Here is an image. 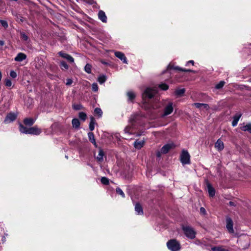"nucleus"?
Listing matches in <instances>:
<instances>
[{
    "label": "nucleus",
    "mask_w": 251,
    "mask_h": 251,
    "mask_svg": "<svg viewBox=\"0 0 251 251\" xmlns=\"http://www.w3.org/2000/svg\"><path fill=\"white\" fill-rule=\"evenodd\" d=\"M163 113L161 115L162 117H166L171 114L174 110L173 102L168 100H166L163 102Z\"/></svg>",
    "instance_id": "1"
},
{
    "label": "nucleus",
    "mask_w": 251,
    "mask_h": 251,
    "mask_svg": "<svg viewBox=\"0 0 251 251\" xmlns=\"http://www.w3.org/2000/svg\"><path fill=\"white\" fill-rule=\"evenodd\" d=\"M19 130L21 132L25 134H30L37 135H39L41 133V129L38 128L37 126H33L27 128L21 124H20L19 126Z\"/></svg>",
    "instance_id": "2"
},
{
    "label": "nucleus",
    "mask_w": 251,
    "mask_h": 251,
    "mask_svg": "<svg viewBox=\"0 0 251 251\" xmlns=\"http://www.w3.org/2000/svg\"><path fill=\"white\" fill-rule=\"evenodd\" d=\"M182 229L184 234L187 238L191 239L195 238L196 232L192 227L189 226H183Z\"/></svg>",
    "instance_id": "3"
},
{
    "label": "nucleus",
    "mask_w": 251,
    "mask_h": 251,
    "mask_svg": "<svg viewBox=\"0 0 251 251\" xmlns=\"http://www.w3.org/2000/svg\"><path fill=\"white\" fill-rule=\"evenodd\" d=\"M167 246L171 251H178L180 249V244L176 239H171L167 243Z\"/></svg>",
    "instance_id": "4"
},
{
    "label": "nucleus",
    "mask_w": 251,
    "mask_h": 251,
    "mask_svg": "<svg viewBox=\"0 0 251 251\" xmlns=\"http://www.w3.org/2000/svg\"><path fill=\"white\" fill-rule=\"evenodd\" d=\"M180 161L183 165L190 163V155L187 150H183L180 154Z\"/></svg>",
    "instance_id": "5"
},
{
    "label": "nucleus",
    "mask_w": 251,
    "mask_h": 251,
    "mask_svg": "<svg viewBox=\"0 0 251 251\" xmlns=\"http://www.w3.org/2000/svg\"><path fill=\"white\" fill-rule=\"evenodd\" d=\"M157 93L156 88H147L143 94V98L146 99H151Z\"/></svg>",
    "instance_id": "6"
},
{
    "label": "nucleus",
    "mask_w": 251,
    "mask_h": 251,
    "mask_svg": "<svg viewBox=\"0 0 251 251\" xmlns=\"http://www.w3.org/2000/svg\"><path fill=\"white\" fill-rule=\"evenodd\" d=\"M226 228L229 233L232 234L235 233L233 229V222L229 217L226 218Z\"/></svg>",
    "instance_id": "7"
},
{
    "label": "nucleus",
    "mask_w": 251,
    "mask_h": 251,
    "mask_svg": "<svg viewBox=\"0 0 251 251\" xmlns=\"http://www.w3.org/2000/svg\"><path fill=\"white\" fill-rule=\"evenodd\" d=\"M175 147L173 143L167 144L165 145L161 149V152L162 153L165 154L167 153L171 149Z\"/></svg>",
    "instance_id": "8"
},
{
    "label": "nucleus",
    "mask_w": 251,
    "mask_h": 251,
    "mask_svg": "<svg viewBox=\"0 0 251 251\" xmlns=\"http://www.w3.org/2000/svg\"><path fill=\"white\" fill-rule=\"evenodd\" d=\"M115 55L122 61L123 63L127 64L126 58L123 53L120 51H115Z\"/></svg>",
    "instance_id": "9"
},
{
    "label": "nucleus",
    "mask_w": 251,
    "mask_h": 251,
    "mask_svg": "<svg viewBox=\"0 0 251 251\" xmlns=\"http://www.w3.org/2000/svg\"><path fill=\"white\" fill-rule=\"evenodd\" d=\"M16 118V115L14 113H9L7 115L4 120V123L6 124L13 122L15 120Z\"/></svg>",
    "instance_id": "10"
},
{
    "label": "nucleus",
    "mask_w": 251,
    "mask_h": 251,
    "mask_svg": "<svg viewBox=\"0 0 251 251\" xmlns=\"http://www.w3.org/2000/svg\"><path fill=\"white\" fill-rule=\"evenodd\" d=\"M215 148L219 151H222L224 148L223 142L221 139H218L215 144Z\"/></svg>",
    "instance_id": "11"
},
{
    "label": "nucleus",
    "mask_w": 251,
    "mask_h": 251,
    "mask_svg": "<svg viewBox=\"0 0 251 251\" xmlns=\"http://www.w3.org/2000/svg\"><path fill=\"white\" fill-rule=\"evenodd\" d=\"M59 54L62 57L66 59L70 62L73 63L74 62V58L68 54L60 51L59 52Z\"/></svg>",
    "instance_id": "12"
},
{
    "label": "nucleus",
    "mask_w": 251,
    "mask_h": 251,
    "mask_svg": "<svg viewBox=\"0 0 251 251\" xmlns=\"http://www.w3.org/2000/svg\"><path fill=\"white\" fill-rule=\"evenodd\" d=\"M26 58V55L24 53H19L17 56L15 57L14 60L17 62H21L23 60L25 59Z\"/></svg>",
    "instance_id": "13"
},
{
    "label": "nucleus",
    "mask_w": 251,
    "mask_h": 251,
    "mask_svg": "<svg viewBox=\"0 0 251 251\" xmlns=\"http://www.w3.org/2000/svg\"><path fill=\"white\" fill-rule=\"evenodd\" d=\"M99 19L103 23H106L107 17L104 13L102 10H100L98 13Z\"/></svg>",
    "instance_id": "14"
},
{
    "label": "nucleus",
    "mask_w": 251,
    "mask_h": 251,
    "mask_svg": "<svg viewBox=\"0 0 251 251\" xmlns=\"http://www.w3.org/2000/svg\"><path fill=\"white\" fill-rule=\"evenodd\" d=\"M194 105L198 108L200 109H205L207 110L209 108V106L208 104L205 103H195Z\"/></svg>",
    "instance_id": "15"
},
{
    "label": "nucleus",
    "mask_w": 251,
    "mask_h": 251,
    "mask_svg": "<svg viewBox=\"0 0 251 251\" xmlns=\"http://www.w3.org/2000/svg\"><path fill=\"white\" fill-rule=\"evenodd\" d=\"M207 191L208 192L209 195L210 197H213L215 195V190L210 183H207L206 184Z\"/></svg>",
    "instance_id": "16"
},
{
    "label": "nucleus",
    "mask_w": 251,
    "mask_h": 251,
    "mask_svg": "<svg viewBox=\"0 0 251 251\" xmlns=\"http://www.w3.org/2000/svg\"><path fill=\"white\" fill-rule=\"evenodd\" d=\"M241 114H237L233 118V120L232 122V126H237L238 122L241 117Z\"/></svg>",
    "instance_id": "17"
},
{
    "label": "nucleus",
    "mask_w": 251,
    "mask_h": 251,
    "mask_svg": "<svg viewBox=\"0 0 251 251\" xmlns=\"http://www.w3.org/2000/svg\"><path fill=\"white\" fill-rule=\"evenodd\" d=\"M135 210L136 213L138 215L143 214V210L141 205L137 203L135 205Z\"/></svg>",
    "instance_id": "18"
},
{
    "label": "nucleus",
    "mask_w": 251,
    "mask_h": 251,
    "mask_svg": "<svg viewBox=\"0 0 251 251\" xmlns=\"http://www.w3.org/2000/svg\"><path fill=\"white\" fill-rule=\"evenodd\" d=\"M241 129L243 131H248L251 133V123H248L246 125L241 126Z\"/></svg>",
    "instance_id": "19"
},
{
    "label": "nucleus",
    "mask_w": 251,
    "mask_h": 251,
    "mask_svg": "<svg viewBox=\"0 0 251 251\" xmlns=\"http://www.w3.org/2000/svg\"><path fill=\"white\" fill-rule=\"evenodd\" d=\"M134 145L136 149H140L142 147H143V145H144V141L137 140L134 142Z\"/></svg>",
    "instance_id": "20"
},
{
    "label": "nucleus",
    "mask_w": 251,
    "mask_h": 251,
    "mask_svg": "<svg viewBox=\"0 0 251 251\" xmlns=\"http://www.w3.org/2000/svg\"><path fill=\"white\" fill-rule=\"evenodd\" d=\"M72 124L73 127L75 128H78L80 126V122L78 119L74 118L72 120Z\"/></svg>",
    "instance_id": "21"
},
{
    "label": "nucleus",
    "mask_w": 251,
    "mask_h": 251,
    "mask_svg": "<svg viewBox=\"0 0 251 251\" xmlns=\"http://www.w3.org/2000/svg\"><path fill=\"white\" fill-rule=\"evenodd\" d=\"M127 96L128 97V100L131 102H132L133 100L135 98L136 95L133 91H128L127 93Z\"/></svg>",
    "instance_id": "22"
},
{
    "label": "nucleus",
    "mask_w": 251,
    "mask_h": 251,
    "mask_svg": "<svg viewBox=\"0 0 251 251\" xmlns=\"http://www.w3.org/2000/svg\"><path fill=\"white\" fill-rule=\"evenodd\" d=\"M35 122V120L32 118H26L25 119L24 121V123L25 125L27 126H31Z\"/></svg>",
    "instance_id": "23"
},
{
    "label": "nucleus",
    "mask_w": 251,
    "mask_h": 251,
    "mask_svg": "<svg viewBox=\"0 0 251 251\" xmlns=\"http://www.w3.org/2000/svg\"><path fill=\"white\" fill-rule=\"evenodd\" d=\"M213 251H229L228 250L225 249L223 246H216L212 248Z\"/></svg>",
    "instance_id": "24"
},
{
    "label": "nucleus",
    "mask_w": 251,
    "mask_h": 251,
    "mask_svg": "<svg viewBox=\"0 0 251 251\" xmlns=\"http://www.w3.org/2000/svg\"><path fill=\"white\" fill-rule=\"evenodd\" d=\"M88 137L89 140L94 144V145L96 147V142L95 141L94 134L92 132H89L88 134Z\"/></svg>",
    "instance_id": "25"
},
{
    "label": "nucleus",
    "mask_w": 251,
    "mask_h": 251,
    "mask_svg": "<svg viewBox=\"0 0 251 251\" xmlns=\"http://www.w3.org/2000/svg\"><path fill=\"white\" fill-rule=\"evenodd\" d=\"M96 121L94 117H91V121L89 124V128L91 131H93L95 128Z\"/></svg>",
    "instance_id": "26"
},
{
    "label": "nucleus",
    "mask_w": 251,
    "mask_h": 251,
    "mask_svg": "<svg viewBox=\"0 0 251 251\" xmlns=\"http://www.w3.org/2000/svg\"><path fill=\"white\" fill-rule=\"evenodd\" d=\"M104 153L103 151L101 150H100L99 151V154L97 156V159L98 161L101 162L103 160V156Z\"/></svg>",
    "instance_id": "27"
},
{
    "label": "nucleus",
    "mask_w": 251,
    "mask_h": 251,
    "mask_svg": "<svg viewBox=\"0 0 251 251\" xmlns=\"http://www.w3.org/2000/svg\"><path fill=\"white\" fill-rule=\"evenodd\" d=\"M106 78L105 75H100L99 76L98 78V81L100 83L102 84L106 81Z\"/></svg>",
    "instance_id": "28"
},
{
    "label": "nucleus",
    "mask_w": 251,
    "mask_h": 251,
    "mask_svg": "<svg viewBox=\"0 0 251 251\" xmlns=\"http://www.w3.org/2000/svg\"><path fill=\"white\" fill-rule=\"evenodd\" d=\"M185 92L184 89H180L176 90L175 91V94L178 96H181L183 95Z\"/></svg>",
    "instance_id": "29"
},
{
    "label": "nucleus",
    "mask_w": 251,
    "mask_h": 251,
    "mask_svg": "<svg viewBox=\"0 0 251 251\" xmlns=\"http://www.w3.org/2000/svg\"><path fill=\"white\" fill-rule=\"evenodd\" d=\"M91 68L92 66L90 64H87L84 67L85 71L88 74H90L91 73Z\"/></svg>",
    "instance_id": "30"
},
{
    "label": "nucleus",
    "mask_w": 251,
    "mask_h": 251,
    "mask_svg": "<svg viewBox=\"0 0 251 251\" xmlns=\"http://www.w3.org/2000/svg\"><path fill=\"white\" fill-rule=\"evenodd\" d=\"M79 118L82 121H84L86 119L87 115L86 113L81 112L79 113Z\"/></svg>",
    "instance_id": "31"
},
{
    "label": "nucleus",
    "mask_w": 251,
    "mask_h": 251,
    "mask_svg": "<svg viewBox=\"0 0 251 251\" xmlns=\"http://www.w3.org/2000/svg\"><path fill=\"white\" fill-rule=\"evenodd\" d=\"M158 87L162 90H167L169 88L168 85L165 83L160 84Z\"/></svg>",
    "instance_id": "32"
},
{
    "label": "nucleus",
    "mask_w": 251,
    "mask_h": 251,
    "mask_svg": "<svg viewBox=\"0 0 251 251\" xmlns=\"http://www.w3.org/2000/svg\"><path fill=\"white\" fill-rule=\"evenodd\" d=\"M124 131H125V133H127V134L131 133L132 132V131L131 130V126H126L124 129Z\"/></svg>",
    "instance_id": "33"
},
{
    "label": "nucleus",
    "mask_w": 251,
    "mask_h": 251,
    "mask_svg": "<svg viewBox=\"0 0 251 251\" xmlns=\"http://www.w3.org/2000/svg\"><path fill=\"white\" fill-rule=\"evenodd\" d=\"M174 69H176V70H177L183 71V72H188L196 73L195 71H193L192 70H189H189H186V69H182V68H179L178 67H176L174 68Z\"/></svg>",
    "instance_id": "34"
},
{
    "label": "nucleus",
    "mask_w": 251,
    "mask_h": 251,
    "mask_svg": "<svg viewBox=\"0 0 251 251\" xmlns=\"http://www.w3.org/2000/svg\"><path fill=\"white\" fill-rule=\"evenodd\" d=\"M225 84V82L224 81H221L219 83H218L215 86V88L217 89L222 88Z\"/></svg>",
    "instance_id": "35"
},
{
    "label": "nucleus",
    "mask_w": 251,
    "mask_h": 251,
    "mask_svg": "<svg viewBox=\"0 0 251 251\" xmlns=\"http://www.w3.org/2000/svg\"><path fill=\"white\" fill-rule=\"evenodd\" d=\"M116 191L117 194L121 195L123 198L125 197V195L123 191L120 188H117L116 189Z\"/></svg>",
    "instance_id": "36"
},
{
    "label": "nucleus",
    "mask_w": 251,
    "mask_h": 251,
    "mask_svg": "<svg viewBox=\"0 0 251 251\" xmlns=\"http://www.w3.org/2000/svg\"><path fill=\"white\" fill-rule=\"evenodd\" d=\"M101 182L104 185H107L109 183V179L106 177H102Z\"/></svg>",
    "instance_id": "37"
},
{
    "label": "nucleus",
    "mask_w": 251,
    "mask_h": 251,
    "mask_svg": "<svg viewBox=\"0 0 251 251\" xmlns=\"http://www.w3.org/2000/svg\"><path fill=\"white\" fill-rule=\"evenodd\" d=\"M95 113L96 114L98 115L100 117L101 116L102 112L100 108H96L95 109Z\"/></svg>",
    "instance_id": "38"
},
{
    "label": "nucleus",
    "mask_w": 251,
    "mask_h": 251,
    "mask_svg": "<svg viewBox=\"0 0 251 251\" xmlns=\"http://www.w3.org/2000/svg\"><path fill=\"white\" fill-rule=\"evenodd\" d=\"M60 66L62 69H68L69 67L66 63L64 61H62L60 62Z\"/></svg>",
    "instance_id": "39"
},
{
    "label": "nucleus",
    "mask_w": 251,
    "mask_h": 251,
    "mask_svg": "<svg viewBox=\"0 0 251 251\" xmlns=\"http://www.w3.org/2000/svg\"><path fill=\"white\" fill-rule=\"evenodd\" d=\"M92 89L93 91L97 92L98 90V86L96 83H94L92 85Z\"/></svg>",
    "instance_id": "40"
},
{
    "label": "nucleus",
    "mask_w": 251,
    "mask_h": 251,
    "mask_svg": "<svg viewBox=\"0 0 251 251\" xmlns=\"http://www.w3.org/2000/svg\"><path fill=\"white\" fill-rule=\"evenodd\" d=\"M0 23L2 26H3L5 28L8 27V24L6 21L4 20H0Z\"/></svg>",
    "instance_id": "41"
},
{
    "label": "nucleus",
    "mask_w": 251,
    "mask_h": 251,
    "mask_svg": "<svg viewBox=\"0 0 251 251\" xmlns=\"http://www.w3.org/2000/svg\"><path fill=\"white\" fill-rule=\"evenodd\" d=\"M5 84L7 87H11L12 85L11 81L9 79H7L5 80Z\"/></svg>",
    "instance_id": "42"
},
{
    "label": "nucleus",
    "mask_w": 251,
    "mask_h": 251,
    "mask_svg": "<svg viewBox=\"0 0 251 251\" xmlns=\"http://www.w3.org/2000/svg\"><path fill=\"white\" fill-rule=\"evenodd\" d=\"M10 75L11 77L15 78L17 77V74L14 71H11L10 73Z\"/></svg>",
    "instance_id": "43"
},
{
    "label": "nucleus",
    "mask_w": 251,
    "mask_h": 251,
    "mask_svg": "<svg viewBox=\"0 0 251 251\" xmlns=\"http://www.w3.org/2000/svg\"><path fill=\"white\" fill-rule=\"evenodd\" d=\"M21 37L22 38L25 40V41H26L28 39V37L24 33H21Z\"/></svg>",
    "instance_id": "44"
},
{
    "label": "nucleus",
    "mask_w": 251,
    "mask_h": 251,
    "mask_svg": "<svg viewBox=\"0 0 251 251\" xmlns=\"http://www.w3.org/2000/svg\"><path fill=\"white\" fill-rule=\"evenodd\" d=\"M73 108L74 109H75V110H80L82 108V105H81L80 104L74 105Z\"/></svg>",
    "instance_id": "45"
},
{
    "label": "nucleus",
    "mask_w": 251,
    "mask_h": 251,
    "mask_svg": "<svg viewBox=\"0 0 251 251\" xmlns=\"http://www.w3.org/2000/svg\"><path fill=\"white\" fill-rule=\"evenodd\" d=\"M73 82V81L72 79H67V81L66 82V84L67 85H71Z\"/></svg>",
    "instance_id": "46"
},
{
    "label": "nucleus",
    "mask_w": 251,
    "mask_h": 251,
    "mask_svg": "<svg viewBox=\"0 0 251 251\" xmlns=\"http://www.w3.org/2000/svg\"><path fill=\"white\" fill-rule=\"evenodd\" d=\"M200 212H201V213H202L203 214H205L206 213L205 209L203 207H201L200 208Z\"/></svg>",
    "instance_id": "47"
},
{
    "label": "nucleus",
    "mask_w": 251,
    "mask_h": 251,
    "mask_svg": "<svg viewBox=\"0 0 251 251\" xmlns=\"http://www.w3.org/2000/svg\"><path fill=\"white\" fill-rule=\"evenodd\" d=\"M189 63H191L193 65H194V61H193V60H190V61H188V62H187V63H186V66L188 65V64H189Z\"/></svg>",
    "instance_id": "48"
},
{
    "label": "nucleus",
    "mask_w": 251,
    "mask_h": 251,
    "mask_svg": "<svg viewBox=\"0 0 251 251\" xmlns=\"http://www.w3.org/2000/svg\"><path fill=\"white\" fill-rule=\"evenodd\" d=\"M195 243L197 245H200L201 244V242L200 240H196L195 241Z\"/></svg>",
    "instance_id": "49"
},
{
    "label": "nucleus",
    "mask_w": 251,
    "mask_h": 251,
    "mask_svg": "<svg viewBox=\"0 0 251 251\" xmlns=\"http://www.w3.org/2000/svg\"><path fill=\"white\" fill-rule=\"evenodd\" d=\"M229 204L230 206H235V204H234V202H233V201H230L229 202Z\"/></svg>",
    "instance_id": "50"
},
{
    "label": "nucleus",
    "mask_w": 251,
    "mask_h": 251,
    "mask_svg": "<svg viewBox=\"0 0 251 251\" xmlns=\"http://www.w3.org/2000/svg\"><path fill=\"white\" fill-rule=\"evenodd\" d=\"M161 153H161V151H158V152H157V153L156 155H157V156L158 157H160V155H161Z\"/></svg>",
    "instance_id": "51"
},
{
    "label": "nucleus",
    "mask_w": 251,
    "mask_h": 251,
    "mask_svg": "<svg viewBox=\"0 0 251 251\" xmlns=\"http://www.w3.org/2000/svg\"><path fill=\"white\" fill-rule=\"evenodd\" d=\"M4 43L3 41H1L0 40V46H3L4 45Z\"/></svg>",
    "instance_id": "52"
},
{
    "label": "nucleus",
    "mask_w": 251,
    "mask_h": 251,
    "mask_svg": "<svg viewBox=\"0 0 251 251\" xmlns=\"http://www.w3.org/2000/svg\"><path fill=\"white\" fill-rule=\"evenodd\" d=\"M132 121H136V118H131L130 119V122H131Z\"/></svg>",
    "instance_id": "53"
},
{
    "label": "nucleus",
    "mask_w": 251,
    "mask_h": 251,
    "mask_svg": "<svg viewBox=\"0 0 251 251\" xmlns=\"http://www.w3.org/2000/svg\"><path fill=\"white\" fill-rule=\"evenodd\" d=\"M172 69V67L171 66V65H168V69Z\"/></svg>",
    "instance_id": "54"
},
{
    "label": "nucleus",
    "mask_w": 251,
    "mask_h": 251,
    "mask_svg": "<svg viewBox=\"0 0 251 251\" xmlns=\"http://www.w3.org/2000/svg\"><path fill=\"white\" fill-rule=\"evenodd\" d=\"M1 77H2V75H1V72H0V81H1Z\"/></svg>",
    "instance_id": "55"
},
{
    "label": "nucleus",
    "mask_w": 251,
    "mask_h": 251,
    "mask_svg": "<svg viewBox=\"0 0 251 251\" xmlns=\"http://www.w3.org/2000/svg\"><path fill=\"white\" fill-rule=\"evenodd\" d=\"M77 1H78L79 0H76Z\"/></svg>",
    "instance_id": "56"
}]
</instances>
